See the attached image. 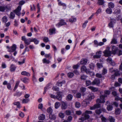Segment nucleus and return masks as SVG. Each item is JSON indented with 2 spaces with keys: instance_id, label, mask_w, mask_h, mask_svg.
Listing matches in <instances>:
<instances>
[{
  "instance_id": "f257e3e1",
  "label": "nucleus",
  "mask_w": 122,
  "mask_h": 122,
  "mask_svg": "<svg viewBox=\"0 0 122 122\" xmlns=\"http://www.w3.org/2000/svg\"><path fill=\"white\" fill-rule=\"evenodd\" d=\"M105 96L101 95L100 96V98L98 99L97 100V104L94 105L93 106L91 107L90 109L93 110L99 108L101 107V105L99 103H104L105 102Z\"/></svg>"
},
{
  "instance_id": "f03ea898",
  "label": "nucleus",
  "mask_w": 122,
  "mask_h": 122,
  "mask_svg": "<svg viewBox=\"0 0 122 122\" xmlns=\"http://www.w3.org/2000/svg\"><path fill=\"white\" fill-rule=\"evenodd\" d=\"M110 48L107 47L106 50L104 51L103 53L105 56H111L112 54H115L117 52V51L118 50L117 47L115 46H112V52L110 51Z\"/></svg>"
},
{
  "instance_id": "7ed1b4c3",
  "label": "nucleus",
  "mask_w": 122,
  "mask_h": 122,
  "mask_svg": "<svg viewBox=\"0 0 122 122\" xmlns=\"http://www.w3.org/2000/svg\"><path fill=\"white\" fill-rule=\"evenodd\" d=\"M21 10V6L20 5L19 6L17 9L14 10V12H11L9 16V18L11 19H13L15 16L14 13H15L17 15L19 16H20L21 14L20 11Z\"/></svg>"
},
{
  "instance_id": "20e7f679",
  "label": "nucleus",
  "mask_w": 122,
  "mask_h": 122,
  "mask_svg": "<svg viewBox=\"0 0 122 122\" xmlns=\"http://www.w3.org/2000/svg\"><path fill=\"white\" fill-rule=\"evenodd\" d=\"M92 112L91 111H86L83 114L82 117H83L86 119H87L89 117V115H87V114H92Z\"/></svg>"
},
{
  "instance_id": "39448f33",
  "label": "nucleus",
  "mask_w": 122,
  "mask_h": 122,
  "mask_svg": "<svg viewBox=\"0 0 122 122\" xmlns=\"http://www.w3.org/2000/svg\"><path fill=\"white\" fill-rule=\"evenodd\" d=\"M16 45L15 44H13L12 46L11 49V50L10 49V48L9 46H7L6 47L8 49V51L9 52H12L13 51H15L16 48Z\"/></svg>"
},
{
  "instance_id": "423d86ee",
  "label": "nucleus",
  "mask_w": 122,
  "mask_h": 122,
  "mask_svg": "<svg viewBox=\"0 0 122 122\" xmlns=\"http://www.w3.org/2000/svg\"><path fill=\"white\" fill-rule=\"evenodd\" d=\"M81 71L82 72H86L87 74L89 73V69H88L86 67L84 66H83L81 67Z\"/></svg>"
},
{
  "instance_id": "0eeeda50",
  "label": "nucleus",
  "mask_w": 122,
  "mask_h": 122,
  "mask_svg": "<svg viewBox=\"0 0 122 122\" xmlns=\"http://www.w3.org/2000/svg\"><path fill=\"white\" fill-rule=\"evenodd\" d=\"M109 71L111 73H115V75L116 76H118L120 74L118 72L117 69L114 70L113 68H111L109 69Z\"/></svg>"
},
{
  "instance_id": "6e6552de",
  "label": "nucleus",
  "mask_w": 122,
  "mask_h": 122,
  "mask_svg": "<svg viewBox=\"0 0 122 122\" xmlns=\"http://www.w3.org/2000/svg\"><path fill=\"white\" fill-rule=\"evenodd\" d=\"M94 94L92 93L89 94L87 96V98L86 99L89 101H91L92 99L94 98Z\"/></svg>"
},
{
  "instance_id": "1a4fd4ad",
  "label": "nucleus",
  "mask_w": 122,
  "mask_h": 122,
  "mask_svg": "<svg viewBox=\"0 0 122 122\" xmlns=\"http://www.w3.org/2000/svg\"><path fill=\"white\" fill-rule=\"evenodd\" d=\"M66 23L64 20H61L60 21L59 23L56 25V26L57 27H59L62 25H66Z\"/></svg>"
},
{
  "instance_id": "9d476101",
  "label": "nucleus",
  "mask_w": 122,
  "mask_h": 122,
  "mask_svg": "<svg viewBox=\"0 0 122 122\" xmlns=\"http://www.w3.org/2000/svg\"><path fill=\"white\" fill-rule=\"evenodd\" d=\"M100 83L99 80L98 78H96L92 82V85H98L100 84Z\"/></svg>"
},
{
  "instance_id": "9b49d317",
  "label": "nucleus",
  "mask_w": 122,
  "mask_h": 122,
  "mask_svg": "<svg viewBox=\"0 0 122 122\" xmlns=\"http://www.w3.org/2000/svg\"><path fill=\"white\" fill-rule=\"evenodd\" d=\"M107 62L112 66H114L115 65V63L112 60V58L110 57H108L107 59Z\"/></svg>"
},
{
  "instance_id": "f8f14e48",
  "label": "nucleus",
  "mask_w": 122,
  "mask_h": 122,
  "mask_svg": "<svg viewBox=\"0 0 122 122\" xmlns=\"http://www.w3.org/2000/svg\"><path fill=\"white\" fill-rule=\"evenodd\" d=\"M102 53V51H99L96 52V55L93 56L94 58H100L101 56V54Z\"/></svg>"
},
{
  "instance_id": "ddd939ff",
  "label": "nucleus",
  "mask_w": 122,
  "mask_h": 122,
  "mask_svg": "<svg viewBox=\"0 0 122 122\" xmlns=\"http://www.w3.org/2000/svg\"><path fill=\"white\" fill-rule=\"evenodd\" d=\"M89 103V101L86 99L82 102V106L85 107L87 106V105Z\"/></svg>"
},
{
  "instance_id": "4468645a",
  "label": "nucleus",
  "mask_w": 122,
  "mask_h": 122,
  "mask_svg": "<svg viewBox=\"0 0 122 122\" xmlns=\"http://www.w3.org/2000/svg\"><path fill=\"white\" fill-rule=\"evenodd\" d=\"M106 110L104 108L102 109H97L95 111L96 113L97 114H100L101 112V111H103L104 112H106Z\"/></svg>"
},
{
  "instance_id": "2eb2a0df",
  "label": "nucleus",
  "mask_w": 122,
  "mask_h": 122,
  "mask_svg": "<svg viewBox=\"0 0 122 122\" xmlns=\"http://www.w3.org/2000/svg\"><path fill=\"white\" fill-rule=\"evenodd\" d=\"M61 108L62 109H66L67 107V104L66 103L64 102H62L61 103Z\"/></svg>"
},
{
  "instance_id": "dca6fc26",
  "label": "nucleus",
  "mask_w": 122,
  "mask_h": 122,
  "mask_svg": "<svg viewBox=\"0 0 122 122\" xmlns=\"http://www.w3.org/2000/svg\"><path fill=\"white\" fill-rule=\"evenodd\" d=\"M56 30L55 28L50 29L49 30V33L50 35H51L53 34H55L56 33Z\"/></svg>"
},
{
  "instance_id": "f3484780",
  "label": "nucleus",
  "mask_w": 122,
  "mask_h": 122,
  "mask_svg": "<svg viewBox=\"0 0 122 122\" xmlns=\"http://www.w3.org/2000/svg\"><path fill=\"white\" fill-rule=\"evenodd\" d=\"M88 88L93 92H97L99 90L98 88L92 86H89Z\"/></svg>"
},
{
  "instance_id": "a211bd4d",
  "label": "nucleus",
  "mask_w": 122,
  "mask_h": 122,
  "mask_svg": "<svg viewBox=\"0 0 122 122\" xmlns=\"http://www.w3.org/2000/svg\"><path fill=\"white\" fill-rule=\"evenodd\" d=\"M87 60L86 59H82L80 62V63L81 64L85 65L87 63Z\"/></svg>"
},
{
  "instance_id": "6ab92c4d",
  "label": "nucleus",
  "mask_w": 122,
  "mask_h": 122,
  "mask_svg": "<svg viewBox=\"0 0 122 122\" xmlns=\"http://www.w3.org/2000/svg\"><path fill=\"white\" fill-rule=\"evenodd\" d=\"M31 42H34L35 44H38L39 42V41L35 38H33L30 39Z\"/></svg>"
},
{
  "instance_id": "aec40b11",
  "label": "nucleus",
  "mask_w": 122,
  "mask_h": 122,
  "mask_svg": "<svg viewBox=\"0 0 122 122\" xmlns=\"http://www.w3.org/2000/svg\"><path fill=\"white\" fill-rule=\"evenodd\" d=\"M21 74L22 75L28 76H30V74L29 73L25 71H22L21 72Z\"/></svg>"
},
{
  "instance_id": "412c9836",
  "label": "nucleus",
  "mask_w": 122,
  "mask_h": 122,
  "mask_svg": "<svg viewBox=\"0 0 122 122\" xmlns=\"http://www.w3.org/2000/svg\"><path fill=\"white\" fill-rule=\"evenodd\" d=\"M16 67L14 65H11L10 67V70L11 72H13L15 71L16 68Z\"/></svg>"
},
{
  "instance_id": "4be33fe9",
  "label": "nucleus",
  "mask_w": 122,
  "mask_h": 122,
  "mask_svg": "<svg viewBox=\"0 0 122 122\" xmlns=\"http://www.w3.org/2000/svg\"><path fill=\"white\" fill-rule=\"evenodd\" d=\"M108 7L111 9L113 8L114 7V4L112 2H110L108 4Z\"/></svg>"
},
{
  "instance_id": "5701e85b",
  "label": "nucleus",
  "mask_w": 122,
  "mask_h": 122,
  "mask_svg": "<svg viewBox=\"0 0 122 122\" xmlns=\"http://www.w3.org/2000/svg\"><path fill=\"white\" fill-rule=\"evenodd\" d=\"M73 97V96L71 94H69L66 96V100L69 101L71 100L72 98Z\"/></svg>"
},
{
  "instance_id": "b1692460",
  "label": "nucleus",
  "mask_w": 122,
  "mask_h": 122,
  "mask_svg": "<svg viewBox=\"0 0 122 122\" xmlns=\"http://www.w3.org/2000/svg\"><path fill=\"white\" fill-rule=\"evenodd\" d=\"M101 120L102 122H107V119L102 115H101L100 117Z\"/></svg>"
},
{
  "instance_id": "393cba45",
  "label": "nucleus",
  "mask_w": 122,
  "mask_h": 122,
  "mask_svg": "<svg viewBox=\"0 0 122 122\" xmlns=\"http://www.w3.org/2000/svg\"><path fill=\"white\" fill-rule=\"evenodd\" d=\"M56 118V116L54 114H49V118L51 119L55 120Z\"/></svg>"
},
{
  "instance_id": "a878e982",
  "label": "nucleus",
  "mask_w": 122,
  "mask_h": 122,
  "mask_svg": "<svg viewBox=\"0 0 122 122\" xmlns=\"http://www.w3.org/2000/svg\"><path fill=\"white\" fill-rule=\"evenodd\" d=\"M45 118V116L43 114H41L38 117L39 120H44Z\"/></svg>"
},
{
  "instance_id": "bb28decb",
  "label": "nucleus",
  "mask_w": 122,
  "mask_h": 122,
  "mask_svg": "<svg viewBox=\"0 0 122 122\" xmlns=\"http://www.w3.org/2000/svg\"><path fill=\"white\" fill-rule=\"evenodd\" d=\"M22 81L25 83H27L29 81V79L25 77L21 79Z\"/></svg>"
},
{
  "instance_id": "cd10ccee",
  "label": "nucleus",
  "mask_w": 122,
  "mask_h": 122,
  "mask_svg": "<svg viewBox=\"0 0 122 122\" xmlns=\"http://www.w3.org/2000/svg\"><path fill=\"white\" fill-rule=\"evenodd\" d=\"M55 107L56 109L58 108L60 105V103L58 102H56L55 104Z\"/></svg>"
},
{
  "instance_id": "c85d7f7f",
  "label": "nucleus",
  "mask_w": 122,
  "mask_h": 122,
  "mask_svg": "<svg viewBox=\"0 0 122 122\" xmlns=\"http://www.w3.org/2000/svg\"><path fill=\"white\" fill-rule=\"evenodd\" d=\"M58 116L61 118H63L65 116L64 113L62 112H61L59 113Z\"/></svg>"
},
{
  "instance_id": "c756f323",
  "label": "nucleus",
  "mask_w": 122,
  "mask_h": 122,
  "mask_svg": "<svg viewBox=\"0 0 122 122\" xmlns=\"http://www.w3.org/2000/svg\"><path fill=\"white\" fill-rule=\"evenodd\" d=\"M56 98L59 100H61V96L60 93H58L56 96Z\"/></svg>"
},
{
  "instance_id": "7c9ffc66",
  "label": "nucleus",
  "mask_w": 122,
  "mask_h": 122,
  "mask_svg": "<svg viewBox=\"0 0 122 122\" xmlns=\"http://www.w3.org/2000/svg\"><path fill=\"white\" fill-rule=\"evenodd\" d=\"M106 12L107 13L110 14L112 13V9L108 7V8L106 10Z\"/></svg>"
},
{
  "instance_id": "2f4dec72",
  "label": "nucleus",
  "mask_w": 122,
  "mask_h": 122,
  "mask_svg": "<svg viewBox=\"0 0 122 122\" xmlns=\"http://www.w3.org/2000/svg\"><path fill=\"white\" fill-rule=\"evenodd\" d=\"M65 82L63 81L62 82H58L56 83V85L59 86H61L63 84H65Z\"/></svg>"
},
{
  "instance_id": "473e14b6",
  "label": "nucleus",
  "mask_w": 122,
  "mask_h": 122,
  "mask_svg": "<svg viewBox=\"0 0 122 122\" xmlns=\"http://www.w3.org/2000/svg\"><path fill=\"white\" fill-rule=\"evenodd\" d=\"M14 105L16 106L18 108H20V103L18 102H15L14 103Z\"/></svg>"
},
{
  "instance_id": "72a5a7b5",
  "label": "nucleus",
  "mask_w": 122,
  "mask_h": 122,
  "mask_svg": "<svg viewBox=\"0 0 122 122\" xmlns=\"http://www.w3.org/2000/svg\"><path fill=\"white\" fill-rule=\"evenodd\" d=\"M30 101V99L29 98H25L22 101V103H27Z\"/></svg>"
},
{
  "instance_id": "f704fd0d",
  "label": "nucleus",
  "mask_w": 122,
  "mask_h": 122,
  "mask_svg": "<svg viewBox=\"0 0 122 122\" xmlns=\"http://www.w3.org/2000/svg\"><path fill=\"white\" fill-rule=\"evenodd\" d=\"M108 119L110 122H115V120L114 118L111 116H109Z\"/></svg>"
},
{
  "instance_id": "c9c22d12",
  "label": "nucleus",
  "mask_w": 122,
  "mask_h": 122,
  "mask_svg": "<svg viewBox=\"0 0 122 122\" xmlns=\"http://www.w3.org/2000/svg\"><path fill=\"white\" fill-rule=\"evenodd\" d=\"M69 21L71 22H75L76 21V19L75 18L72 16L71 18L69 19Z\"/></svg>"
},
{
  "instance_id": "e433bc0d",
  "label": "nucleus",
  "mask_w": 122,
  "mask_h": 122,
  "mask_svg": "<svg viewBox=\"0 0 122 122\" xmlns=\"http://www.w3.org/2000/svg\"><path fill=\"white\" fill-rule=\"evenodd\" d=\"M43 62L44 63L48 64L50 62L49 60H47L46 58H44L42 60Z\"/></svg>"
},
{
  "instance_id": "4c0bfd02",
  "label": "nucleus",
  "mask_w": 122,
  "mask_h": 122,
  "mask_svg": "<svg viewBox=\"0 0 122 122\" xmlns=\"http://www.w3.org/2000/svg\"><path fill=\"white\" fill-rule=\"evenodd\" d=\"M117 43V41L116 39L114 38H113L112 39L111 41V44H116Z\"/></svg>"
},
{
  "instance_id": "58836bf2",
  "label": "nucleus",
  "mask_w": 122,
  "mask_h": 122,
  "mask_svg": "<svg viewBox=\"0 0 122 122\" xmlns=\"http://www.w3.org/2000/svg\"><path fill=\"white\" fill-rule=\"evenodd\" d=\"M30 39H26L24 41L25 43L27 45H29L30 44V42H31L30 41Z\"/></svg>"
},
{
  "instance_id": "ea45409f",
  "label": "nucleus",
  "mask_w": 122,
  "mask_h": 122,
  "mask_svg": "<svg viewBox=\"0 0 122 122\" xmlns=\"http://www.w3.org/2000/svg\"><path fill=\"white\" fill-rule=\"evenodd\" d=\"M104 0H98L97 3L100 5H102L104 3Z\"/></svg>"
},
{
  "instance_id": "a19ab883",
  "label": "nucleus",
  "mask_w": 122,
  "mask_h": 122,
  "mask_svg": "<svg viewBox=\"0 0 122 122\" xmlns=\"http://www.w3.org/2000/svg\"><path fill=\"white\" fill-rule=\"evenodd\" d=\"M121 112L119 108H117L116 109L115 113L117 115L120 114Z\"/></svg>"
},
{
  "instance_id": "79ce46f5",
  "label": "nucleus",
  "mask_w": 122,
  "mask_h": 122,
  "mask_svg": "<svg viewBox=\"0 0 122 122\" xmlns=\"http://www.w3.org/2000/svg\"><path fill=\"white\" fill-rule=\"evenodd\" d=\"M107 109L108 111H111L113 107L112 106L110 105L107 106Z\"/></svg>"
},
{
  "instance_id": "37998d69",
  "label": "nucleus",
  "mask_w": 122,
  "mask_h": 122,
  "mask_svg": "<svg viewBox=\"0 0 122 122\" xmlns=\"http://www.w3.org/2000/svg\"><path fill=\"white\" fill-rule=\"evenodd\" d=\"M19 83V81H17L15 85V86L14 87V91L17 88L18 86Z\"/></svg>"
},
{
  "instance_id": "c03bdc74",
  "label": "nucleus",
  "mask_w": 122,
  "mask_h": 122,
  "mask_svg": "<svg viewBox=\"0 0 122 122\" xmlns=\"http://www.w3.org/2000/svg\"><path fill=\"white\" fill-rule=\"evenodd\" d=\"M2 21L4 23H6L8 21V19L6 17L4 16L3 17L2 19Z\"/></svg>"
},
{
  "instance_id": "a18cd8bd",
  "label": "nucleus",
  "mask_w": 122,
  "mask_h": 122,
  "mask_svg": "<svg viewBox=\"0 0 122 122\" xmlns=\"http://www.w3.org/2000/svg\"><path fill=\"white\" fill-rule=\"evenodd\" d=\"M97 65L98 68H100L103 67L102 64L98 63H97Z\"/></svg>"
},
{
  "instance_id": "49530a36",
  "label": "nucleus",
  "mask_w": 122,
  "mask_h": 122,
  "mask_svg": "<svg viewBox=\"0 0 122 122\" xmlns=\"http://www.w3.org/2000/svg\"><path fill=\"white\" fill-rule=\"evenodd\" d=\"M73 73L71 72L68 73L67 74V76L71 78L73 76Z\"/></svg>"
},
{
  "instance_id": "de8ad7c7",
  "label": "nucleus",
  "mask_w": 122,
  "mask_h": 122,
  "mask_svg": "<svg viewBox=\"0 0 122 122\" xmlns=\"http://www.w3.org/2000/svg\"><path fill=\"white\" fill-rule=\"evenodd\" d=\"M86 90V88L85 87H81L80 89V91L81 92H85Z\"/></svg>"
},
{
  "instance_id": "09e8293b",
  "label": "nucleus",
  "mask_w": 122,
  "mask_h": 122,
  "mask_svg": "<svg viewBox=\"0 0 122 122\" xmlns=\"http://www.w3.org/2000/svg\"><path fill=\"white\" fill-rule=\"evenodd\" d=\"M75 107L77 108L80 107L81 106L80 103L78 102H76L75 104Z\"/></svg>"
},
{
  "instance_id": "8fccbe9b",
  "label": "nucleus",
  "mask_w": 122,
  "mask_h": 122,
  "mask_svg": "<svg viewBox=\"0 0 122 122\" xmlns=\"http://www.w3.org/2000/svg\"><path fill=\"white\" fill-rule=\"evenodd\" d=\"M94 67V64L92 63H91L89 65V67L91 69H93Z\"/></svg>"
},
{
  "instance_id": "3c124183",
  "label": "nucleus",
  "mask_w": 122,
  "mask_h": 122,
  "mask_svg": "<svg viewBox=\"0 0 122 122\" xmlns=\"http://www.w3.org/2000/svg\"><path fill=\"white\" fill-rule=\"evenodd\" d=\"M102 12V10L100 8H99L97 11L95 13L97 14V15L99 14H100Z\"/></svg>"
},
{
  "instance_id": "603ef678",
  "label": "nucleus",
  "mask_w": 122,
  "mask_h": 122,
  "mask_svg": "<svg viewBox=\"0 0 122 122\" xmlns=\"http://www.w3.org/2000/svg\"><path fill=\"white\" fill-rule=\"evenodd\" d=\"M47 111L48 113L51 114L53 110L51 108L49 107L47 109Z\"/></svg>"
},
{
  "instance_id": "864d4df0",
  "label": "nucleus",
  "mask_w": 122,
  "mask_h": 122,
  "mask_svg": "<svg viewBox=\"0 0 122 122\" xmlns=\"http://www.w3.org/2000/svg\"><path fill=\"white\" fill-rule=\"evenodd\" d=\"M107 72V70L106 69L103 68L102 71V74L103 75L106 74Z\"/></svg>"
},
{
  "instance_id": "5fc2aeb1",
  "label": "nucleus",
  "mask_w": 122,
  "mask_h": 122,
  "mask_svg": "<svg viewBox=\"0 0 122 122\" xmlns=\"http://www.w3.org/2000/svg\"><path fill=\"white\" fill-rule=\"evenodd\" d=\"M86 84L87 86H88L91 84H92V83H91V81H90L88 80L86 81Z\"/></svg>"
},
{
  "instance_id": "6e6d98bb",
  "label": "nucleus",
  "mask_w": 122,
  "mask_h": 122,
  "mask_svg": "<svg viewBox=\"0 0 122 122\" xmlns=\"http://www.w3.org/2000/svg\"><path fill=\"white\" fill-rule=\"evenodd\" d=\"M7 86V88L8 89L10 90H11L12 89L11 84L10 83H8Z\"/></svg>"
},
{
  "instance_id": "4d7b16f0",
  "label": "nucleus",
  "mask_w": 122,
  "mask_h": 122,
  "mask_svg": "<svg viewBox=\"0 0 122 122\" xmlns=\"http://www.w3.org/2000/svg\"><path fill=\"white\" fill-rule=\"evenodd\" d=\"M5 7L2 6H0V11L3 12L5 10Z\"/></svg>"
},
{
  "instance_id": "13d9d810",
  "label": "nucleus",
  "mask_w": 122,
  "mask_h": 122,
  "mask_svg": "<svg viewBox=\"0 0 122 122\" xmlns=\"http://www.w3.org/2000/svg\"><path fill=\"white\" fill-rule=\"evenodd\" d=\"M35 76V73H33V74L32 80L34 82H36V79Z\"/></svg>"
},
{
  "instance_id": "bf43d9fd",
  "label": "nucleus",
  "mask_w": 122,
  "mask_h": 122,
  "mask_svg": "<svg viewBox=\"0 0 122 122\" xmlns=\"http://www.w3.org/2000/svg\"><path fill=\"white\" fill-rule=\"evenodd\" d=\"M72 117L71 116H69L68 117L67 120L70 122L72 120Z\"/></svg>"
},
{
  "instance_id": "052dcab7",
  "label": "nucleus",
  "mask_w": 122,
  "mask_h": 122,
  "mask_svg": "<svg viewBox=\"0 0 122 122\" xmlns=\"http://www.w3.org/2000/svg\"><path fill=\"white\" fill-rule=\"evenodd\" d=\"M19 115L20 117L22 118L24 117L25 116L24 114L22 112H20Z\"/></svg>"
},
{
  "instance_id": "680f3d73",
  "label": "nucleus",
  "mask_w": 122,
  "mask_h": 122,
  "mask_svg": "<svg viewBox=\"0 0 122 122\" xmlns=\"http://www.w3.org/2000/svg\"><path fill=\"white\" fill-rule=\"evenodd\" d=\"M65 114L67 115H69L71 114V112L69 110H66L65 111Z\"/></svg>"
},
{
  "instance_id": "e2e57ef3",
  "label": "nucleus",
  "mask_w": 122,
  "mask_h": 122,
  "mask_svg": "<svg viewBox=\"0 0 122 122\" xmlns=\"http://www.w3.org/2000/svg\"><path fill=\"white\" fill-rule=\"evenodd\" d=\"M120 12V10L119 9H116L114 11V13L115 14H119Z\"/></svg>"
},
{
  "instance_id": "0e129e2a",
  "label": "nucleus",
  "mask_w": 122,
  "mask_h": 122,
  "mask_svg": "<svg viewBox=\"0 0 122 122\" xmlns=\"http://www.w3.org/2000/svg\"><path fill=\"white\" fill-rule=\"evenodd\" d=\"M25 62V59H23L22 61H19L18 62L19 65H21L24 63Z\"/></svg>"
},
{
  "instance_id": "69168bd1",
  "label": "nucleus",
  "mask_w": 122,
  "mask_h": 122,
  "mask_svg": "<svg viewBox=\"0 0 122 122\" xmlns=\"http://www.w3.org/2000/svg\"><path fill=\"white\" fill-rule=\"evenodd\" d=\"M43 41L46 42H47L49 41V39L48 37H45L43 39Z\"/></svg>"
},
{
  "instance_id": "338daca9",
  "label": "nucleus",
  "mask_w": 122,
  "mask_h": 122,
  "mask_svg": "<svg viewBox=\"0 0 122 122\" xmlns=\"http://www.w3.org/2000/svg\"><path fill=\"white\" fill-rule=\"evenodd\" d=\"M96 76L97 77L99 78H101L102 77V74L98 73H97L96 74Z\"/></svg>"
},
{
  "instance_id": "774afa93",
  "label": "nucleus",
  "mask_w": 122,
  "mask_h": 122,
  "mask_svg": "<svg viewBox=\"0 0 122 122\" xmlns=\"http://www.w3.org/2000/svg\"><path fill=\"white\" fill-rule=\"evenodd\" d=\"M43 107V105L42 103H40L38 106V108L40 109H42Z\"/></svg>"
}]
</instances>
